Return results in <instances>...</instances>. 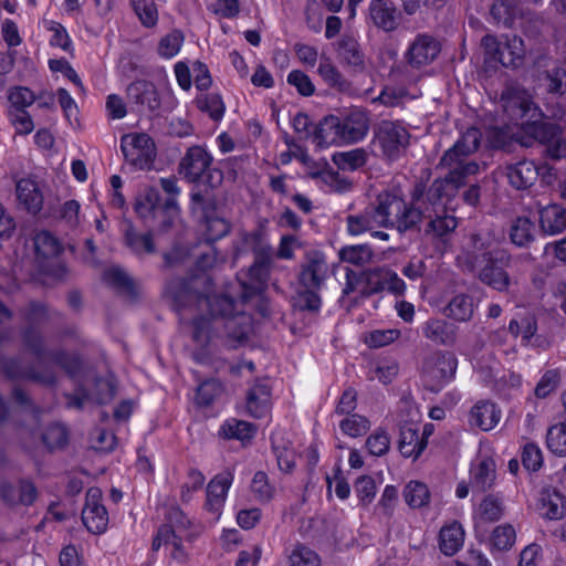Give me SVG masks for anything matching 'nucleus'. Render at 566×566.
Returning a JSON list of instances; mask_svg holds the SVG:
<instances>
[{"instance_id":"nucleus-50","label":"nucleus","mask_w":566,"mask_h":566,"mask_svg":"<svg viewBox=\"0 0 566 566\" xmlns=\"http://www.w3.org/2000/svg\"><path fill=\"white\" fill-rule=\"evenodd\" d=\"M509 331L515 337L521 336L523 344L528 345L537 331L535 317L527 314L520 319L514 318L509 324Z\"/></svg>"},{"instance_id":"nucleus-5","label":"nucleus","mask_w":566,"mask_h":566,"mask_svg":"<svg viewBox=\"0 0 566 566\" xmlns=\"http://www.w3.org/2000/svg\"><path fill=\"white\" fill-rule=\"evenodd\" d=\"M189 525L190 521L179 509L171 510L167 523L158 530L153 541V549L164 548L172 559L186 562L187 552L182 543L189 538Z\"/></svg>"},{"instance_id":"nucleus-53","label":"nucleus","mask_w":566,"mask_h":566,"mask_svg":"<svg viewBox=\"0 0 566 566\" xmlns=\"http://www.w3.org/2000/svg\"><path fill=\"white\" fill-rule=\"evenodd\" d=\"M33 241L36 254L43 258L55 256L62 251L59 240L49 231L36 233Z\"/></svg>"},{"instance_id":"nucleus-57","label":"nucleus","mask_w":566,"mask_h":566,"mask_svg":"<svg viewBox=\"0 0 566 566\" xmlns=\"http://www.w3.org/2000/svg\"><path fill=\"white\" fill-rule=\"evenodd\" d=\"M135 13L138 15L143 25L151 28L158 21V11L151 0H130Z\"/></svg>"},{"instance_id":"nucleus-27","label":"nucleus","mask_w":566,"mask_h":566,"mask_svg":"<svg viewBox=\"0 0 566 566\" xmlns=\"http://www.w3.org/2000/svg\"><path fill=\"white\" fill-rule=\"evenodd\" d=\"M439 548L442 554L453 556L464 543V530L458 522L443 525L439 532Z\"/></svg>"},{"instance_id":"nucleus-44","label":"nucleus","mask_w":566,"mask_h":566,"mask_svg":"<svg viewBox=\"0 0 566 566\" xmlns=\"http://www.w3.org/2000/svg\"><path fill=\"white\" fill-rule=\"evenodd\" d=\"M339 259L343 262L364 266L368 264L373 259V251L367 244L347 245L339 250Z\"/></svg>"},{"instance_id":"nucleus-31","label":"nucleus","mask_w":566,"mask_h":566,"mask_svg":"<svg viewBox=\"0 0 566 566\" xmlns=\"http://www.w3.org/2000/svg\"><path fill=\"white\" fill-rule=\"evenodd\" d=\"M313 140L321 148L329 145L344 144L339 129V119L336 115L324 117L316 126Z\"/></svg>"},{"instance_id":"nucleus-9","label":"nucleus","mask_w":566,"mask_h":566,"mask_svg":"<svg viewBox=\"0 0 566 566\" xmlns=\"http://www.w3.org/2000/svg\"><path fill=\"white\" fill-rule=\"evenodd\" d=\"M501 103L504 113L515 123L543 115L542 109L534 104L527 91L516 83L505 86L501 94Z\"/></svg>"},{"instance_id":"nucleus-54","label":"nucleus","mask_w":566,"mask_h":566,"mask_svg":"<svg viewBox=\"0 0 566 566\" xmlns=\"http://www.w3.org/2000/svg\"><path fill=\"white\" fill-rule=\"evenodd\" d=\"M474 301L469 295H457L449 303V313L448 315L457 321L465 322L471 318L474 312Z\"/></svg>"},{"instance_id":"nucleus-12","label":"nucleus","mask_w":566,"mask_h":566,"mask_svg":"<svg viewBox=\"0 0 566 566\" xmlns=\"http://www.w3.org/2000/svg\"><path fill=\"white\" fill-rule=\"evenodd\" d=\"M128 105L138 114L154 115L160 108V97L154 83L139 80L130 83L126 88Z\"/></svg>"},{"instance_id":"nucleus-17","label":"nucleus","mask_w":566,"mask_h":566,"mask_svg":"<svg viewBox=\"0 0 566 566\" xmlns=\"http://www.w3.org/2000/svg\"><path fill=\"white\" fill-rule=\"evenodd\" d=\"M369 17L378 29L392 32L399 25L400 12L391 0H371Z\"/></svg>"},{"instance_id":"nucleus-47","label":"nucleus","mask_w":566,"mask_h":566,"mask_svg":"<svg viewBox=\"0 0 566 566\" xmlns=\"http://www.w3.org/2000/svg\"><path fill=\"white\" fill-rule=\"evenodd\" d=\"M227 329L238 327L232 334L224 337L223 345L230 348H234L240 345L248 336L250 331V318L245 315H240L237 318L230 319L224 324Z\"/></svg>"},{"instance_id":"nucleus-42","label":"nucleus","mask_w":566,"mask_h":566,"mask_svg":"<svg viewBox=\"0 0 566 566\" xmlns=\"http://www.w3.org/2000/svg\"><path fill=\"white\" fill-rule=\"evenodd\" d=\"M403 499L410 507L420 509L429 504L430 491L426 483L410 481L403 489Z\"/></svg>"},{"instance_id":"nucleus-59","label":"nucleus","mask_w":566,"mask_h":566,"mask_svg":"<svg viewBox=\"0 0 566 566\" xmlns=\"http://www.w3.org/2000/svg\"><path fill=\"white\" fill-rule=\"evenodd\" d=\"M179 206L174 199H166L163 208L154 217L159 219L158 229L163 232L168 231L179 217Z\"/></svg>"},{"instance_id":"nucleus-30","label":"nucleus","mask_w":566,"mask_h":566,"mask_svg":"<svg viewBox=\"0 0 566 566\" xmlns=\"http://www.w3.org/2000/svg\"><path fill=\"white\" fill-rule=\"evenodd\" d=\"M503 514V503L494 495L484 496L473 509V520L476 527L497 521Z\"/></svg>"},{"instance_id":"nucleus-26","label":"nucleus","mask_w":566,"mask_h":566,"mask_svg":"<svg viewBox=\"0 0 566 566\" xmlns=\"http://www.w3.org/2000/svg\"><path fill=\"white\" fill-rule=\"evenodd\" d=\"M222 323L218 319H210L207 317H200L192 322L191 333L192 339L196 343L199 350H205L216 338H222L221 335L216 334Z\"/></svg>"},{"instance_id":"nucleus-21","label":"nucleus","mask_w":566,"mask_h":566,"mask_svg":"<svg viewBox=\"0 0 566 566\" xmlns=\"http://www.w3.org/2000/svg\"><path fill=\"white\" fill-rule=\"evenodd\" d=\"M336 51L340 63L344 65L359 72L365 69V54L353 35L343 34L337 42Z\"/></svg>"},{"instance_id":"nucleus-19","label":"nucleus","mask_w":566,"mask_h":566,"mask_svg":"<svg viewBox=\"0 0 566 566\" xmlns=\"http://www.w3.org/2000/svg\"><path fill=\"white\" fill-rule=\"evenodd\" d=\"M505 169L510 185L518 190L530 188L538 178V170L533 160L524 159L509 165Z\"/></svg>"},{"instance_id":"nucleus-62","label":"nucleus","mask_w":566,"mask_h":566,"mask_svg":"<svg viewBox=\"0 0 566 566\" xmlns=\"http://www.w3.org/2000/svg\"><path fill=\"white\" fill-rule=\"evenodd\" d=\"M354 490L359 503L361 505H368L373 502L377 493V485L371 476L363 475L356 480Z\"/></svg>"},{"instance_id":"nucleus-43","label":"nucleus","mask_w":566,"mask_h":566,"mask_svg":"<svg viewBox=\"0 0 566 566\" xmlns=\"http://www.w3.org/2000/svg\"><path fill=\"white\" fill-rule=\"evenodd\" d=\"M338 427L343 434L358 438L370 429V421L365 416L352 413L343 417L338 422Z\"/></svg>"},{"instance_id":"nucleus-13","label":"nucleus","mask_w":566,"mask_h":566,"mask_svg":"<svg viewBox=\"0 0 566 566\" xmlns=\"http://www.w3.org/2000/svg\"><path fill=\"white\" fill-rule=\"evenodd\" d=\"M339 129L344 144H353L365 138L369 130L370 118L366 111L352 108L339 115Z\"/></svg>"},{"instance_id":"nucleus-25","label":"nucleus","mask_w":566,"mask_h":566,"mask_svg":"<svg viewBox=\"0 0 566 566\" xmlns=\"http://www.w3.org/2000/svg\"><path fill=\"white\" fill-rule=\"evenodd\" d=\"M17 198L19 202L32 214H36L43 207V196L36 182L30 178H22L17 182Z\"/></svg>"},{"instance_id":"nucleus-64","label":"nucleus","mask_w":566,"mask_h":566,"mask_svg":"<svg viewBox=\"0 0 566 566\" xmlns=\"http://www.w3.org/2000/svg\"><path fill=\"white\" fill-rule=\"evenodd\" d=\"M290 566H322L318 555L312 549L300 546L290 556Z\"/></svg>"},{"instance_id":"nucleus-36","label":"nucleus","mask_w":566,"mask_h":566,"mask_svg":"<svg viewBox=\"0 0 566 566\" xmlns=\"http://www.w3.org/2000/svg\"><path fill=\"white\" fill-rule=\"evenodd\" d=\"M317 73L329 87L338 92H347L350 90V83L339 72L331 57L326 55L321 56Z\"/></svg>"},{"instance_id":"nucleus-35","label":"nucleus","mask_w":566,"mask_h":566,"mask_svg":"<svg viewBox=\"0 0 566 566\" xmlns=\"http://www.w3.org/2000/svg\"><path fill=\"white\" fill-rule=\"evenodd\" d=\"M539 224L547 234H557L566 229V211L557 205L539 209Z\"/></svg>"},{"instance_id":"nucleus-16","label":"nucleus","mask_w":566,"mask_h":566,"mask_svg":"<svg viewBox=\"0 0 566 566\" xmlns=\"http://www.w3.org/2000/svg\"><path fill=\"white\" fill-rule=\"evenodd\" d=\"M102 493L98 489H90L86 493V503L82 512V520L87 530L99 534L106 530L108 515L101 503Z\"/></svg>"},{"instance_id":"nucleus-20","label":"nucleus","mask_w":566,"mask_h":566,"mask_svg":"<svg viewBox=\"0 0 566 566\" xmlns=\"http://www.w3.org/2000/svg\"><path fill=\"white\" fill-rule=\"evenodd\" d=\"M270 386L268 381L256 382L248 392L247 411L254 418H265L271 410Z\"/></svg>"},{"instance_id":"nucleus-45","label":"nucleus","mask_w":566,"mask_h":566,"mask_svg":"<svg viewBox=\"0 0 566 566\" xmlns=\"http://www.w3.org/2000/svg\"><path fill=\"white\" fill-rule=\"evenodd\" d=\"M535 224L525 217H518L510 231L511 241L518 247H525L534 240Z\"/></svg>"},{"instance_id":"nucleus-8","label":"nucleus","mask_w":566,"mask_h":566,"mask_svg":"<svg viewBox=\"0 0 566 566\" xmlns=\"http://www.w3.org/2000/svg\"><path fill=\"white\" fill-rule=\"evenodd\" d=\"M174 303L178 311L187 307H198L200 310L208 308L211 313L231 316L234 312L239 311L240 303L234 302L232 298L220 294L213 297H199L196 295L189 285H175Z\"/></svg>"},{"instance_id":"nucleus-37","label":"nucleus","mask_w":566,"mask_h":566,"mask_svg":"<svg viewBox=\"0 0 566 566\" xmlns=\"http://www.w3.org/2000/svg\"><path fill=\"white\" fill-rule=\"evenodd\" d=\"M422 219H429L428 228L426 229L427 233L443 237L452 232L458 226L455 217L448 214L446 210L444 212L438 210H422Z\"/></svg>"},{"instance_id":"nucleus-51","label":"nucleus","mask_w":566,"mask_h":566,"mask_svg":"<svg viewBox=\"0 0 566 566\" xmlns=\"http://www.w3.org/2000/svg\"><path fill=\"white\" fill-rule=\"evenodd\" d=\"M516 539V532L510 524H502L496 526L490 537V545L492 549L503 552L510 549Z\"/></svg>"},{"instance_id":"nucleus-63","label":"nucleus","mask_w":566,"mask_h":566,"mask_svg":"<svg viewBox=\"0 0 566 566\" xmlns=\"http://www.w3.org/2000/svg\"><path fill=\"white\" fill-rule=\"evenodd\" d=\"M198 108L209 114V116L219 120L224 114V105L218 94H207L197 99Z\"/></svg>"},{"instance_id":"nucleus-33","label":"nucleus","mask_w":566,"mask_h":566,"mask_svg":"<svg viewBox=\"0 0 566 566\" xmlns=\"http://www.w3.org/2000/svg\"><path fill=\"white\" fill-rule=\"evenodd\" d=\"M521 14V8L513 0H495L490 8L493 23L507 29L513 28Z\"/></svg>"},{"instance_id":"nucleus-24","label":"nucleus","mask_w":566,"mask_h":566,"mask_svg":"<svg viewBox=\"0 0 566 566\" xmlns=\"http://www.w3.org/2000/svg\"><path fill=\"white\" fill-rule=\"evenodd\" d=\"M501 410L495 403L480 401L473 406L470 412V423L483 431L492 430L501 420Z\"/></svg>"},{"instance_id":"nucleus-48","label":"nucleus","mask_w":566,"mask_h":566,"mask_svg":"<svg viewBox=\"0 0 566 566\" xmlns=\"http://www.w3.org/2000/svg\"><path fill=\"white\" fill-rule=\"evenodd\" d=\"M505 61L503 62V66L505 67H518L523 64L526 49L522 38L517 35H513L512 38L506 40L505 44Z\"/></svg>"},{"instance_id":"nucleus-40","label":"nucleus","mask_w":566,"mask_h":566,"mask_svg":"<svg viewBox=\"0 0 566 566\" xmlns=\"http://www.w3.org/2000/svg\"><path fill=\"white\" fill-rule=\"evenodd\" d=\"M255 431L256 429L253 424L238 419H229L220 428V434L224 438L238 439L242 442L251 440Z\"/></svg>"},{"instance_id":"nucleus-58","label":"nucleus","mask_w":566,"mask_h":566,"mask_svg":"<svg viewBox=\"0 0 566 566\" xmlns=\"http://www.w3.org/2000/svg\"><path fill=\"white\" fill-rule=\"evenodd\" d=\"M400 336V331L396 328L375 329L364 336V343L371 348L390 345Z\"/></svg>"},{"instance_id":"nucleus-22","label":"nucleus","mask_w":566,"mask_h":566,"mask_svg":"<svg viewBox=\"0 0 566 566\" xmlns=\"http://www.w3.org/2000/svg\"><path fill=\"white\" fill-rule=\"evenodd\" d=\"M539 514L548 520H559L566 514V497L554 489H544L537 504Z\"/></svg>"},{"instance_id":"nucleus-11","label":"nucleus","mask_w":566,"mask_h":566,"mask_svg":"<svg viewBox=\"0 0 566 566\" xmlns=\"http://www.w3.org/2000/svg\"><path fill=\"white\" fill-rule=\"evenodd\" d=\"M409 133L397 122L382 120L376 128L375 142L384 155L390 159L397 158L409 144Z\"/></svg>"},{"instance_id":"nucleus-14","label":"nucleus","mask_w":566,"mask_h":566,"mask_svg":"<svg viewBox=\"0 0 566 566\" xmlns=\"http://www.w3.org/2000/svg\"><path fill=\"white\" fill-rule=\"evenodd\" d=\"M441 46L439 41L430 34H418L410 43L405 59L415 69L432 63L439 55Z\"/></svg>"},{"instance_id":"nucleus-61","label":"nucleus","mask_w":566,"mask_h":566,"mask_svg":"<svg viewBox=\"0 0 566 566\" xmlns=\"http://www.w3.org/2000/svg\"><path fill=\"white\" fill-rule=\"evenodd\" d=\"M206 224V237L208 241H217L226 237L230 230V222L217 214L203 219Z\"/></svg>"},{"instance_id":"nucleus-38","label":"nucleus","mask_w":566,"mask_h":566,"mask_svg":"<svg viewBox=\"0 0 566 566\" xmlns=\"http://www.w3.org/2000/svg\"><path fill=\"white\" fill-rule=\"evenodd\" d=\"M125 244L137 255L153 254L156 251L153 234L140 233L132 224L124 232Z\"/></svg>"},{"instance_id":"nucleus-2","label":"nucleus","mask_w":566,"mask_h":566,"mask_svg":"<svg viewBox=\"0 0 566 566\" xmlns=\"http://www.w3.org/2000/svg\"><path fill=\"white\" fill-rule=\"evenodd\" d=\"M346 222L350 235L371 232L380 227L395 228L403 233L419 229V212L408 208L407 202L400 197L382 192L378 196L376 206L368 207L360 213L347 216Z\"/></svg>"},{"instance_id":"nucleus-3","label":"nucleus","mask_w":566,"mask_h":566,"mask_svg":"<svg viewBox=\"0 0 566 566\" xmlns=\"http://www.w3.org/2000/svg\"><path fill=\"white\" fill-rule=\"evenodd\" d=\"M482 132L476 127L468 128L454 143L447 149L438 167L450 170L451 180H460L461 177L468 178L480 171V164L471 158L481 145Z\"/></svg>"},{"instance_id":"nucleus-28","label":"nucleus","mask_w":566,"mask_h":566,"mask_svg":"<svg viewBox=\"0 0 566 566\" xmlns=\"http://www.w3.org/2000/svg\"><path fill=\"white\" fill-rule=\"evenodd\" d=\"M240 242L241 245L235 248V254L245 250H251L254 256L273 253V249L266 240V231L263 227H259L251 232H240Z\"/></svg>"},{"instance_id":"nucleus-41","label":"nucleus","mask_w":566,"mask_h":566,"mask_svg":"<svg viewBox=\"0 0 566 566\" xmlns=\"http://www.w3.org/2000/svg\"><path fill=\"white\" fill-rule=\"evenodd\" d=\"M3 497L10 503L32 504L36 497V490L29 481H21L18 488L6 485L2 490Z\"/></svg>"},{"instance_id":"nucleus-6","label":"nucleus","mask_w":566,"mask_h":566,"mask_svg":"<svg viewBox=\"0 0 566 566\" xmlns=\"http://www.w3.org/2000/svg\"><path fill=\"white\" fill-rule=\"evenodd\" d=\"M465 178L460 180L450 179V170L443 179H436L426 190L423 184L419 182L415 186L411 193V201L408 208H413L419 212V223L422 220V210H438L444 212V198L453 196L454 191L465 184Z\"/></svg>"},{"instance_id":"nucleus-18","label":"nucleus","mask_w":566,"mask_h":566,"mask_svg":"<svg viewBox=\"0 0 566 566\" xmlns=\"http://www.w3.org/2000/svg\"><path fill=\"white\" fill-rule=\"evenodd\" d=\"M496 478L495 462L492 457L479 454L470 469V482L473 490L484 491L493 486Z\"/></svg>"},{"instance_id":"nucleus-52","label":"nucleus","mask_w":566,"mask_h":566,"mask_svg":"<svg viewBox=\"0 0 566 566\" xmlns=\"http://www.w3.org/2000/svg\"><path fill=\"white\" fill-rule=\"evenodd\" d=\"M273 266V253L254 256L253 263L248 269V279L254 283H266Z\"/></svg>"},{"instance_id":"nucleus-60","label":"nucleus","mask_w":566,"mask_h":566,"mask_svg":"<svg viewBox=\"0 0 566 566\" xmlns=\"http://www.w3.org/2000/svg\"><path fill=\"white\" fill-rule=\"evenodd\" d=\"M191 256V249L189 245L176 244L170 251L164 253V268L177 269L188 263Z\"/></svg>"},{"instance_id":"nucleus-49","label":"nucleus","mask_w":566,"mask_h":566,"mask_svg":"<svg viewBox=\"0 0 566 566\" xmlns=\"http://www.w3.org/2000/svg\"><path fill=\"white\" fill-rule=\"evenodd\" d=\"M367 153L363 148L349 151L336 153L333 155L334 164L343 170H355L366 164Z\"/></svg>"},{"instance_id":"nucleus-32","label":"nucleus","mask_w":566,"mask_h":566,"mask_svg":"<svg viewBox=\"0 0 566 566\" xmlns=\"http://www.w3.org/2000/svg\"><path fill=\"white\" fill-rule=\"evenodd\" d=\"M423 335L439 345H451L455 340L457 327L443 319L431 318L422 325Z\"/></svg>"},{"instance_id":"nucleus-1","label":"nucleus","mask_w":566,"mask_h":566,"mask_svg":"<svg viewBox=\"0 0 566 566\" xmlns=\"http://www.w3.org/2000/svg\"><path fill=\"white\" fill-rule=\"evenodd\" d=\"M503 240V234L491 228L471 233L465 253L458 258L462 270L475 275L482 283H509L505 268L511 258L500 248Z\"/></svg>"},{"instance_id":"nucleus-4","label":"nucleus","mask_w":566,"mask_h":566,"mask_svg":"<svg viewBox=\"0 0 566 566\" xmlns=\"http://www.w3.org/2000/svg\"><path fill=\"white\" fill-rule=\"evenodd\" d=\"M543 116L523 122L522 132L524 136L516 140L524 147H531L534 142H538L545 145V153L549 158H566V138L562 128L554 123L543 120Z\"/></svg>"},{"instance_id":"nucleus-46","label":"nucleus","mask_w":566,"mask_h":566,"mask_svg":"<svg viewBox=\"0 0 566 566\" xmlns=\"http://www.w3.org/2000/svg\"><path fill=\"white\" fill-rule=\"evenodd\" d=\"M548 450L558 457H566V420L551 426L546 433Z\"/></svg>"},{"instance_id":"nucleus-23","label":"nucleus","mask_w":566,"mask_h":566,"mask_svg":"<svg viewBox=\"0 0 566 566\" xmlns=\"http://www.w3.org/2000/svg\"><path fill=\"white\" fill-rule=\"evenodd\" d=\"M458 367V359L451 353H443L436 357L432 363L427 364L426 374L428 377L443 385L453 379Z\"/></svg>"},{"instance_id":"nucleus-10","label":"nucleus","mask_w":566,"mask_h":566,"mask_svg":"<svg viewBox=\"0 0 566 566\" xmlns=\"http://www.w3.org/2000/svg\"><path fill=\"white\" fill-rule=\"evenodd\" d=\"M120 148L126 161L138 169L149 168L155 159L154 142L145 133L124 135Z\"/></svg>"},{"instance_id":"nucleus-55","label":"nucleus","mask_w":566,"mask_h":566,"mask_svg":"<svg viewBox=\"0 0 566 566\" xmlns=\"http://www.w3.org/2000/svg\"><path fill=\"white\" fill-rule=\"evenodd\" d=\"M390 436L384 428L375 429L366 439L365 447L370 455L382 457L390 449Z\"/></svg>"},{"instance_id":"nucleus-29","label":"nucleus","mask_w":566,"mask_h":566,"mask_svg":"<svg viewBox=\"0 0 566 566\" xmlns=\"http://www.w3.org/2000/svg\"><path fill=\"white\" fill-rule=\"evenodd\" d=\"M398 447L403 457L417 459L427 447L426 437L420 438L418 426H405L400 430Z\"/></svg>"},{"instance_id":"nucleus-56","label":"nucleus","mask_w":566,"mask_h":566,"mask_svg":"<svg viewBox=\"0 0 566 566\" xmlns=\"http://www.w3.org/2000/svg\"><path fill=\"white\" fill-rule=\"evenodd\" d=\"M481 48L483 49L486 63L491 65L500 63L503 65L505 52L501 49V44L495 35H484L481 40Z\"/></svg>"},{"instance_id":"nucleus-7","label":"nucleus","mask_w":566,"mask_h":566,"mask_svg":"<svg viewBox=\"0 0 566 566\" xmlns=\"http://www.w3.org/2000/svg\"><path fill=\"white\" fill-rule=\"evenodd\" d=\"M212 156L202 146H191L181 158L178 172L189 182L203 181L211 188L223 180L220 169L211 168Z\"/></svg>"},{"instance_id":"nucleus-15","label":"nucleus","mask_w":566,"mask_h":566,"mask_svg":"<svg viewBox=\"0 0 566 566\" xmlns=\"http://www.w3.org/2000/svg\"><path fill=\"white\" fill-rule=\"evenodd\" d=\"M233 473L230 470L217 474L207 486V499L205 509L217 522L222 513L228 492L233 483Z\"/></svg>"},{"instance_id":"nucleus-39","label":"nucleus","mask_w":566,"mask_h":566,"mask_svg":"<svg viewBox=\"0 0 566 566\" xmlns=\"http://www.w3.org/2000/svg\"><path fill=\"white\" fill-rule=\"evenodd\" d=\"M218 201L209 190H198L191 193V211L202 219L217 214Z\"/></svg>"},{"instance_id":"nucleus-34","label":"nucleus","mask_w":566,"mask_h":566,"mask_svg":"<svg viewBox=\"0 0 566 566\" xmlns=\"http://www.w3.org/2000/svg\"><path fill=\"white\" fill-rule=\"evenodd\" d=\"M327 264L322 253L311 252L302 265L300 283H322L326 279Z\"/></svg>"}]
</instances>
